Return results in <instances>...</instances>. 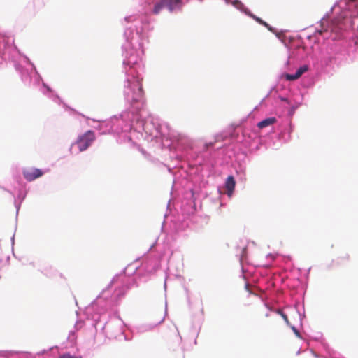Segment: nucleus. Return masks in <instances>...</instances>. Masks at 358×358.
<instances>
[{"label": "nucleus", "instance_id": "obj_8", "mask_svg": "<svg viewBox=\"0 0 358 358\" xmlns=\"http://www.w3.org/2000/svg\"><path fill=\"white\" fill-rule=\"evenodd\" d=\"M231 4L235 6L236 8L244 11L245 13V10L247 12H250L246 8H245V6L242 2H241L239 0H234L231 1Z\"/></svg>", "mask_w": 358, "mask_h": 358}, {"label": "nucleus", "instance_id": "obj_13", "mask_svg": "<svg viewBox=\"0 0 358 358\" xmlns=\"http://www.w3.org/2000/svg\"><path fill=\"white\" fill-rule=\"evenodd\" d=\"M292 329L293 330V331L294 332V334H295L298 337H299V336H300L299 331L297 330V329H296L295 327L292 326Z\"/></svg>", "mask_w": 358, "mask_h": 358}, {"label": "nucleus", "instance_id": "obj_4", "mask_svg": "<svg viewBox=\"0 0 358 358\" xmlns=\"http://www.w3.org/2000/svg\"><path fill=\"white\" fill-rule=\"evenodd\" d=\"M164 2L165 6L170 12H172L177 8H180L182 5L180 0H164Z\"/></svg>", "mask_w": 358, "mask_h": 358}, {"label": "nucleus", "instance_id": "obj_5", "mask_svg": "<svg viewBox=\"0 0 358 358\" xmlns=\"http://www.w3.org/2000/svg\"><path fill=\"white\" fill-rule=\"evenodd\" d=\"M276 122H277V119L275 117H268V118L264 119L262 121L258 122L257 127L259 129H263V128H265L266 127H268L270 125L275 124Z\"/></svg>", "mask_w": 358, "mask_h": 358}, {"label": "nucleus", "instance_id": "obj_9", "mask_svg": "<svg viewBox=\"0 0 358 358\" xmlns=\"http://www.w3.org/2000/svg\"><path fill=\"white\" fill-rule=\"evenodd\" d=\"M308 66L303 65L301 66L299 69H298L295 73L296 74V76H299L300 78L305 72L308 71Z\"/></svg>", "mask_w": 358, "mask_h": 358}, {"label": "nucleus", "instance_id": "obj_11", "mask_svg": "<svg viewBox=\"0 0 358 358\" xmlns=\"http://www.w3.org/2000/svg\"><path fill=\"white\" fill-rule=\"evenodd\" d=\"M280 314L281 315L282 317L284 319L285 322L289 325V321L288 320L287 316L283 313L282 311H279Z\"/></svg>", "mask_w": 358, "mask_h": 358}, {"label": "nucleus", "instance_id": "obj_3", "mask_svg": "<svg viewBox=\"0 0 358 358\" xmlns=\"http://www.w3.org/2000/svg\"><path fill=\"white\" fill-rule=\"evenodd\" d=\"M235 186L236 181L234 178L232 176H228L225 182V187L227 191L228 196H231L232 195Z\"/></svg>", "mask_w": 358, "mask_h": 358}, {"label": "nucleus", "instance_id": "obj_1", "mask_svg": "<svg viewBox=\"0 0 358 358\" xmlns=\"http://www.w3.org/2000/svg\"><path fill=\"white\" fill-rule=\"evenodd\" d=\"M95 138L94 132L92 130H89L79 136L74 145L78 147L79 152H83L86 150L92 145Z\"/></svg>", "mask_w": 358, "mask_h": 358}, {"label": "nucleus", "instance_id": "obj_2", "mask_svg": "<svg viewBox=\"0 0 358 358\" xmlns=\"http://www.w3.org/2000/svg\"><path fill=\"white\" fill-rule=\"evenodd\" d=\"M43 175V172L37 168L30 167L27 168L23 171V176L24 178L29 182L41 177Z\"/></svg>", "mask_w": 358, "mask_h": 358}, {"label": "nucleus", "instance_id": "obj_12", "mask_svg": "<svg viewBox=\"0 0 358 358\" xmlns=\"http://www.w3.org/2000/svg\"><path fill=\"white\" fill-rule=\"evenodd\" d=\"M59 358H80V357L71 355L69 353H66V354L61 355Z\"/></svg>", "mask_w": 358, "mask_h": 358}, {"label": "nucleus", "instance_id": "obj_14", "mask_svg": "<svg viewBox=\"0 0 358 358\" xmlns=\"http://www.w3.org/2000/svg\"><path fill=\"white\" fill-rule=\"evenodd\" d=\"M324 31H326V30H322V29H320V30H317V32L320 34V35H322V33Z\"/></svg>", "mask_w": 358, "mask_h": 358}, {"label": "nucleus", "instance_id": "obj_6", "mask_svg": "<svg viewBox=\"0 0 358 358\" xmlns=\"http://www.w3.org/2000/svg\"><path fill=\"white\" fill-rule=\"evenodd\" d=\"M245 13L249 15L250 17H251L252 18H253L256 22H257L258 23H259L260 24L264 26L265 27H266L268 30L270 31H272V28L268 24L266 23V22H264V20H262L261 18L257 17L256 15H255L254 14H252L251 12H247L245 10Z\"/></svg>", "mask_w": 358, "mask_h": 358}, {"label": "nucleus", "instance_id": "obj_7", "mask_svg": "<svg viewBox=\"0 0 358 358\" xmlns=\"http://www.w3.org/2000/svg\"><path fill=\"white\" fill-rule=\"evenodd\" d=\"M164 8H166V6H165L164 0H161L159 2L157 3L155 5L153 8V13L155 15H157Z\"/></svg>", "mask_w": 358, "mask_h": 358}, {"label": "nucleus", "instance_id": "obj_15", "mask_svg": "<svg viewBox=\"0 0 358 358\" xmlns=\"http://www.w3.org/2000/svg\"><path fill=\"white\" fill-rule=\"evenodd\" d=\"M282 101H286V102H287V101H288V100H287V99H285V98H282Z\"/></svg>", "mask_w": 358, "mask_h": 358}, {"label": "nucleus", "instance_id": "obj_10", "mask_svg": "<svg viewBox=\"0 0 358 358\" xmlns=\"http://www.w3.org/2000/svg\"><path fill=\"white\" fill-rule=\"evenodd\" d=\"M285 77L286 80H297L299 78V76H296V73H294V74L287 73V74H285Z\"/></svg>", "mask_w": 358, "mask_h": 358}]
</instances>
